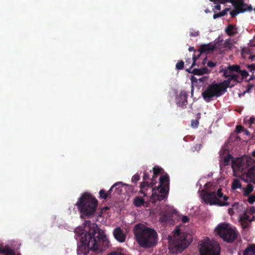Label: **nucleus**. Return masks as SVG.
I'll use <instances>...</instances> for the list:
<instances>
[{
  "label": "nucleus",
  "mask_w": 255,
  "mask_h": 255,
  "mask_svg": "<svg viewBox=\"0 0 255 255\" xmlns=\"http://www.w3.org/2000/svg\"><path fill=\"white\" fill-rule=\"evenodd\" d=\"M86 228L87 230L78 236L80 241L77 248L79 255H88L90 251L101 253L109 247V241L96 224H92Z\"/></svg>",
  "instance_id": "nucleus-1"
},
{
  "label": "nucleus",
  "mask_w": 255,
  "mask_h": 255,
  "mask_svg": "<svg viewBox=\"0 0 255 255\" xmlns=\"http://www.w3.org/2000/svg\"><path fill=\"white\" fill-rule=\"evenodd\" d=\"M134 234L137 243L141 247L152 248L157 244V233L153 229L141 228L139 225H136L134 229Z\"/></svg>",
  "instance_id": "nucleus-2"
},
{
  "label": "nucleus",
  "mask_w": 255,
  "mask_h": 255,
  "mask_svg": "<svg viewBox=\"0 0 255 255\" xmlns=\"http://www.w3.org/2000/svg\"><path fill=\"white\" fill-rule=\"evenodd\" d=\"M76 205L82 216H92L98 207V200L90 194L85 192L78 199Z\"/></svg>",
  "instance_id": "nucleus-3"
},
{
  "label": "nucleus",
  "mask_w": 255,
  "mask_h": 255,
  "mask_svg": "<svg viewBox=\"0 0 255 255\" xmlns=\"http://www.w3.org/2000/svg\"><path fill=\"white\" fill-rule=\"evenodd\" d=\"M173 233V240L169 239V249L172 253H181L190 245V242L186 239L187 235L185 233H181L179 228H176Z\"/></svg>",
  "instance_id": "nucleus-4"
},
{
  "label": "nucleus",
  "mask_w": 255,
  "mask_h": 255,
  "mask_svg": "<svg viewBox=\"0 0 255 255\" xmlns=\"http://www.w3.org/2000/svg\"><path fill=\"white\" fill-rule=\"evenodd\" d=\"M169 188V177L165 173L159 178V185L157 188H152L151 199L154 202L161 201L167 198Z\"/></svg>",
  "instance_id": "nucleus-5"
},
{
  "label": "nucleus",
  "mask_w": 255,
  "mask_h": 255,
  "mask_svg": "<svg viewBox=\"0 0 255 255\" xmlns=\"http://www.w3.org/2000/svg\"><path fill=\"white\" fill-rule=\"evenodd\" d=\"M202 198L206 204L211 205L227 206L229 205V203L227 202L229 197L223 196L221 188L218 189L217 192L206 191L203 194Z\"/></svg>",
  "instance_id": "nucleus-6"
},
{
  "label": "nucleus",
  "mask_w": 255,
  "mask_h": 255,
  "mask_svg": "<svg viewBox=\"0 0 255 255\" xmlns=\"http://www.w3.org/2000/svg\"><path fill=\"white\" fill-rule=\"evenodd\" d=\"M227 89L223 82L216 83L214 82L208 86L206 89L202 93V96L204 100L209 103L217 99L226 92Z\"/></svg>",
  "instance_id": "nucleus-7"
},
{
  "label": "nucleus",
  "mask_w": 255,
  "mask_h": 255,
  "mask_svg": "<svg viewBox=\"0 0 255 255\" xmlns=\"http://www.w3.org/2000/svg\"><path fill=\"white\" fill-rule=\"evenodd\" d=\"M217 234L225 241L232 243L234 241L237 236L236 229L233 228L229 224L224 223L220 224L216 228Z\"/></svg>",
  "instance_id": "nucleus-8"
},
{
  "label": "nucleus",
  "mask_w": 255,
  "mask_h": 255,
  "mask_svg": "<svg viewBox=\"0 0 255 255\" xmlns=\"http://www.w3.org/2000/svg\"><path fill=\"white\" fill-rule=\"evenodd\" d=\"M199 249L200 255H220L219 245L209 239L200 241Z\"/></svg>",
  "instance_id": "nucleus-9"
},
{
  "label": "nucleus",
  "mask_w": 255,
  "mask_h": 255,
  "mask_svg": "<svg viewBox=\"0 0 255 255\" xmlns=\"http://www.w3.org/2000/svg\"><path fill=\"white\" fill-rule=\"evenodd\" d=\"M231 3L235 7V9L230 12V15L232 17H235L240 13L245 12L253 10V7L251 5H248L245 3L244 0H231Z\"/></svg>",
  "instance_id": "nucleus-10"
},
{
  "label": "nucleus",
  "mask_w": 255,
  "mask_h": 255,
  "mask_svg": "<svg viewBox=\"0 0 255 255\" xmlns=\"http://www.w3.org/2000/svg\"><path fill=\"white\" fill-rule=\"evenodd\" d=\"M232 81L236 83H241L243 81V77L238 74H233L229 79L222 82L226 89L228 87L232 88L236 84V83L231 84Z\"/></svg>",
  "instance_id": "nucleus-11"
},
{
  "label": "nucleus",
  "mask_w": 255,
  "mask_h": 255,
  "mask_svg": "<svg viewBox=\"0 0 255 255\" xmlns=\"http://www.w3.org/2000/svg\"><path fill=\"white\" fill-rule=\"evenodd\" d=\"M244 160L241 157L237 158L233 160L232 167L234 172L242 171L245 167Z\"/></svg>",
  "instance_id": "nucleus-12"
},
{
  "label": "nucleus",
  "mask_w": 255,
  "mask_h": 255,
  "mask_svg": "<svg viewBox=\"0 0 255 255\" xmlns=\"http://www.w3.org/2000/svg\"><path fill=\"white\" fill-rule=\"evenodd\" d=\"M177 105L181 107L185 108L187 104V94L184 91H181L176 98Z\"/></svg>",
  "instance_id": "nucleus-13"
},
{
  "label": "nucleus",
  "mask_w": 255,
  "mask_h": 255,
  "mask_svg": "<svg viewBox=\"0 0 255 255\" xmlns=\"http://www.w3.org/2000/svg\"><path fill=\"white\" fill-rule=\"evenodd\" d=\"M113 235L115 238L119 242L123 243L126 240V235L120 227H116L114 231Z\"/></svg>",
  "instance_id": "nucleus-14"
},
{
  "label": "nucleus",
  "mask_w": 255,
  "mask_h": 255,
  "mask_svg": "<svg viewBox=\"0 0 255 255\" xmlns=\"http://www.w3.org/2000/svg\"><path fill=\"white\" fill-rule=\"evenodd\" d=\"M199 57H200V54H198L197 56H193L192 63L191 66L189 68L186 69V71L187 72H188V73H192L195 75H198V76L202 75L200 68V69L195 68V69H193V70L192 71H191L192 68L195 65L196 61L199 58Z\"/></svg>",
  "instance_id": "nucleus-15"
},
{
  "label": "nucleus",
  "mask_w": 255,
  "mask_h": 255,
  "mask_svg": "<svg viewBox=\"0 0 255 255\" xmlns=\"http://www.w3.org/2000/svg\"><path fill=\"white\" fill-rule=\"evenodd\" d=\"M217 44H213L211 43L207 44H203L201 45L199 48V53L200 55L205 52H209L210 51L213 52L217 48Z\"/></svg>",
  "instance_id": "nucleus-16"
},
{
  "label": "nucleus",
  "mask_w": 255,
  "mask_h": 255,
  "mask_svg": "<svg viewBox=\"0 0 255 255\" xmlns=\"http://www.w3.org/2000/svg\"><path fill=\"white\" fill-rule=\"evenodd\" d=\"M172 220V213L169 211H165L160 214L159 221L162 223H166Z\"/></svg>",
  "instance_id": "nucleus-17"
},
{
  "label": "nucleus",
  "mask_w": 255,
  "mask_h": 255,
  "mask_svg": "<svg viewBox=\"0 0 255 255\" xmlns=\"http://www.w3.org/2000/svg\"><path fill=\"white\" fill-rule=\"evenodd\" d=\"M152 188V187L149 184L148 181H143L140 185L139 193L142 194L143 196H147V191L148 188Z\"/></svg>",
  "instance_id": "nucleus-18"
},
{
  "label": "nucleus",
  "mask_w": 255,
  "mask_h": 255,
  "mask_svg": "<svg viewBox=\"0 0 255 255\" xmlns=\"http://www.w3.org/2000/svg\"><path fill=\"white\" fill-rule=\"evenodd\" d=\"M225 31L226 33L230 36H235L238 33L236 26L231 24L227 26Z\"/></svg>",
  "instance_id": "nucleus-19"
},
{
  "label": "nucleus",
  "mask_w": 255,
  "mask_h": 255,
  "mask_svg": "<svg viewBox=\"0 0 255 255\" xmlns=\"http://www.w3.org/2000/svg\"><path fill=\"white\" fill-rule=\"evenodd\" d=\"M243 255H255V245H251L248 247L244 252Z\"/></svg>",
  "instance_id": "nucleus-20"
},
{
  "label": "nucleus",
  "mask_w": 255,
  "mask_h": 255,
  "mask_svg": "<svg viewBox=\"0 0 255 255\" xmlns=\"http://www.w3.org/2000/svg\"><path fill=\"white\" fill-rule=\"evenodd\" d=\"M125 185L122 182H117L112 186V188L115 189V192L118 194H121L123 192V187Z\"/></svg>",
  "instance_id": "nucleus-21"
},
{
  "label": "nucleus",
  "mask_w": 255,
  "mask_h": 255,
  "mask_svg": "<svg viewBox=\"0 0 255 255\" xmlns=\"http://www.w3.org/2000/svg\"><path fill=\"white\" fill-rule=\"evenodd\" d=\"M254 186L251 184H247L245 188L243 189L244 195L245 196H248L253 191Z\"/></svg>",
  "instance_id": "nucleus-22"
},
{
  "label": "nucleus",
  "mask_w": 255,
  "mask_h": 255,
  "mask_svg": "<svg viewBox=\"0 0 255 255\" xmlns=\"http://www.w3.org/2000/svg\"><path fill=\"white\" fill-rule=\"evenodd\" d=\"M133 203L136 207H140L144 203V200L142 198L139 196H137L134 199Z\"/></svg>",
  "instance_id": "nucleus-23"
},
{
  "label": "nucleus",
  "mask_w": 255,
  "mask_h": 255,
  "mask_svg": "<svg viewBox=\"0 0 255 255\" xmlns=\"http://www.w3.org/2000/svg\"><path fill=\"white\" fill-rule=\"evenodd\" d=\"M232 189L236 190L238 188H241L242 184L238 179H234L232 184Z\"/></svg>",
  "instance_id": "nucleus-24"
},
{
  "label": "nucleus",
  "mask_w": 255,
  "mask_h": 255,
  "mask_svg": "<svg viewBox=\"0 0 255 255\" xmlns=\"http://www.w3.org/2000/svg\"><path fill=\"white\" fill-rule=\"evenodd\" d=\"M247 176L251 180L255 178V166L250 168L247 172Z\"/></svg>",
  "instance_id": "nucleus-25"
},
{
  "label": "nucleus",
  "mask_w": 255,
  "mask_h": 255,
  "mask_svg": "<svg viewBox=\"0 0 255 255\" xmlns=\"http://www.w3.org/2000/svg\"><path fill=\"white\" fill-rule=\"evenodd\" d=\"M2 249V254H9V255H14V251L11 249L8 246H5Z\"/></svg>",
  "instance_id": "nucleus-26"
},
{
  "label": "nucleus",
  "mask_w": 255,
  "mask_h": 255,
  "mask_svg": "<svg viewBox=\"0 0 255 255\" xmlns=\"http://www.w3.org/2000/svg\"><path fill=\"white\" fill-rule=\"evenodd\" d=\"M233 160H234V157L231 154H228L227 156L224 157V165L227 166L229 165L231 161L232 164L233 163Z\"/></svg>",
  "instance_id": "nucleus-27"
},
{
  "label": "nucleus",
  "mask_w": 255,
  "mask_h": 255,
  "mask_svg": "<svg viewBox=\"0 0 255 255\" xmlns=\"http://www.w3.org/2000/svg\"><path fill=\"white\" fill-rule=\"evenodd\" d=\"M227 67L228 69L232 72H236L238 73L240 70V66L238 65H229Z\"/></svg>",
  "instance_id": "nucleus-28"
},
{
  "label": "nucleus",
  "mask_w": 255,
  "mask_h": 255,
  "mask_svg": "<svg viewBox=\"0 0 255 255\" xmlns=\"http://www.w3.org/2000/svg\"><path fill=\"white\" fill-rule=\"evenodd\" d=\"M223 76L226 78L229 79L230 77L232 75V72L230 71L228 67L226 68L225 69L223 70Z\"/></svg>",
  "instance_id": "nucleus-29"
},
{
  "label": "nucleus",
  "mask_w": 255,
  "mask_h": 255,
  "mask_svg": "<svg viewBox=\"0 0 255 255\" xmlns=\"http://www.w3.org/2000/svg\"><path fill=\"white\" fill-rule=\"evenodd\" d=\"M108 197V194L104 189H101L99 192V198L100 199H106Z\"/></svg>",
  "instance_id": "nucleus-30"
},
{
  "label": "nucleus",
  "mask_w": 255,
  "mask_h": 255,
  "mask_svg": "<svg viewBox=\"0 0 255 255\" xmlns=\"http://www.w3.org/2000/svg\"><path fill=\"white\" fill-rule=\"evenodd\" d=\"M162 169L158 166H155L153 168V174L158 176L161 172Z\"/></svg>",
  "instance_id": "nucleus-31"
},
{
  "label": "nucleus",
  "mask_w": 255,
  "mask_h": 255,
  "mask_svg": "<svg viewBox=\"0 0 255 255\" xmlns=\"http://www.w3.org/2000/svg\"><path fill=\"white\" fill-rule=\"evenodd\" d=\"M184 63L182 60L178 61L176 64V68L177 70H182L184 68Z\"/></svg>",
  "instance_id": "nucleus-32"
},
{
  "label": "nucleus",
  "mask_w": 255,
  "mask_h": 255,
  "mask_svg": "<svg viewBox=\"0 0 255 255\" xmlns=\"http://www.w3.org/2000/svg\"><path fill=\"white\" fill-rule=\"evenodd\" d=\"M250 220V217L246 213H245L244 215L241 216L240 218V221H244V222H249Z\"/></svg>",
  "instance_id": "nucleus-33"
},
{
  "label": "nucleus",
  "mask_w": 255,
  "mask_h": 255,
  "mask_svg": "<svg viewBox=\"0 0 255 255\" xmlns=\"http://www.w3.org/2000/svg\"><path fill=\"white\" fill-rule=\"evenodd\" d=\"M238 73L240 74V76L241 77H243V80L244 78H247L248 77V76L249 75L248 72L245 70H242L240 69V70L239 71Z\"/></svg>",
  "instance_id": "nucleus-34"
},
{
  "label": "nucleus",
  "mask_w": 255,
  "mask_h": 255,
  "mask_svg": "<svg viewBox=\"0 0 255 255\" xmlns=\"http://www.w3.org/2000/svg\"><path fill=\"white\" fill-rule=\"evenodd\" d=\"M157 177V175L153 174L151 179V182L150 183L149 182V184L150 186H151L152 187L157 182V181H156Z\"/></svg>",
  "instance_id": "nucleus-35"
},
{
  "label": "nucleus",
  "mask_w": 255,
  "mask_h": 255,
  "mask_svg": "<svg viewBox=\"0 0 255 255\" xmlns=\"http://www.w3.org/2000/svg\"><path fill=\"white\" fill-rule=\"evenodd\" d=\"M140 179V176L138 174H134L131 178V181L133 183H136V182Z\"/></svg>",
  "instance_id": "nucleus-36"
},
{
  "label": "nucleus",
  "mask_w": 255,
  "mask_h": 255,
  "mask_svg": "<svg viewBox=\"0 0 255 255\" xmlns=\"http://www.w3.org/2000/svg\"><path fill=\"white\" fill-rule=\"evenodd\" d=\"M210 1L213 2L214 3H225L227 2H231V0H209Z\"/></svg>",
  "instance_id": "nucleus-37"
},
{
  "label": "nucleus",
  "mask_w": 255,
  "mask_h": 255,
  "mask_svg": "<svg viewBox=\"0 0 255 255\" xmlns=\"http://www.w3.org/2000/svg\"><path fill=\"white\" fill-rule=\"evenodd\" d=\"M248 69L252 73H254L255 71V64H252L251 65H247Z\"/></svg>",
  "instance_id": "nucleus-38"
},
{
  "label": "nucleus",
  "mask_w": 255,
  "mask_h": 255,
  "mask_svg": "<svg viewBox=\"0 0 255 255\" xmlns=\"http://www.w3.org/2000/svg\"><path fill=\"white\" fill-rule=\"evenodd\" d=\"M241 224V225L243 227V228L245 229L249 227V223H250L249 222H244V221H240Z\"/></svg>",
  "instance_id": "nucleus-39"
},
{
  "label": "nucleus",
  "mask_w": 255,
  "mask_h": 255,
  "mask_svg": "<svg viewBox=\"0 0 255 255\" xmlns=\"http://www.w3.org/2000/svg\"><path fill=\"white\" fill-rule=\"evenodd\" d=\"M248 202L250 203V204H253L255 202V195H252L251 196H250L249 198H248Z\"/></svg>",
  "instance_id": "nucleus-40"
},
{
  "label": "nucleus",
  "mask_w": 255,
  "mask_h": 255,
  "mask_svg": "<svg viewBox=\"0 0 255 255\" xmlns=\"http://www.w3.org/2000/svg\"><path fill=\"white\" fill-rule=\"evenodd\" d=\"M200 69L202 75L204 74H208L210 72V71L207 67H205L200 68Z\"/></svg>",
  "instance_id": "nucleus-41"
},
{
  "label": "nucleus",
  "mask_w": 255,
  "mask_h": 255,
  "mask_svg": "<svg viewBox=\"0 0 255 255\" xmlns=\"http://www.w3.org/2000/svg\"><path fill=\"white\" fill-rule=\"evenodd\" d=\"M199 124V122L197 120H192L191 122V126L193 128H197Z\"/></svg>",
  "instance_id": "nucleus-42"
},
{
  "label": "nucleus",
  "mask_w": 255,
  "mask_h": 255,
  "mask_svg": "<svg viewBox=\"0 0 255 255\" xmlns=\"http://www.w3.org/2000/svg\"><path fill=\"white\" fill-rule=\"evenodd\" d=\"M224 15H223V13L222 12V11L220 12H218V13H215L214 15H213V18L214 19H216L217 18H219V17H222V16H223Z\"/></svg>",
  "instance_id": "nucleus-43"
},
{
  "label": "nucleus",
  "mask_w": 255,
  "mask_h": 255,
  "mask_svg": "<svg viewBox=\"0 0 255 255\" xmlns=\"http://www.w3.org/2000/svg\"><path fill=\"white\" fill-rule=\"evenodd\" d=\"M149 179V175L148 173L144 172L143 173V181H147Z\"/></svg>",
  "instance_id": "nucleus-44"
},
{
  "label": "nucleus",
  "mask_w": 255,
  "mask_h": 255,
  "mask_svg": "<svg viewBox=\"0 0 255 255\" xmlns=\"http://www.w3.org/2000/svg\"><path fill=\"white\" fill-rule=\"evenodd\" d=\"M244 127L242 126H237L236 128V130L237 133H240L243 131Z\"/></svg>",
  "instance_id": "nucleus-45"
},
{
  "label": "nucleus",
  "mask_w": 255,
  "mask_h": 255,
  "mask_svg": "<svg viewBox=\"0 0 255 255\" xmlns=\"http://www.w3.org/2000/svg\"><path fill=\"white\" fill-rule=\"evenodd\" d=\"M207 66L209 67H214L216 65V63L211 61H209L207 62Z\"/></svg>",
  "instance_id": "nucleus-46"
},
{
  "label": "nucleus",
  "mask_w": 255,
  "mask_h": 255,
  "mask_svg": "<svg viewBox=\"0 0 255 255\" xmlns=\"http://www.w3.org/2000/svg\"><path fill=\"white\" fill-rule=\"evenodd\" d=\"M254 87V85L253 84H249L247 86V89L246 90V92L247 93H250Z\"/></svg>",
  "instance_id": "nucleus-47"
},
{
  "label": "nucleus",
  "mask_w": 255,
  "mask_h": 255,
  "mask_svg": "<svg viewBox=\"0 0 255 255\" xmlns=\"http://www.w3.org/2000/svg\"><path fill=\"white\" fill-rule=\"evenodd\" d=\"M232 45V43L229 40H227L224 44V47H230Z\"/></svg>",
  "instance_id": "nucleus-48"
},
{
  "label": "nucleus",
  "mask_w": 255,
  "mask_h": 255,
  "mask_svg": "<svg viewBox=\"0 0 255 255\" xmlns=\"http://www.w3.org/2000/svg\"><path fill=\"white\" fill-rule=\"evenodd\" d=\"M255 122V118L254 117H251L249 120V124L250 126L252 125Z\"/></svg>",
  "instance_id": "nucleus-49"
},
{
  "label": "nucleus",
  "mask_w": 255,
  "mask_h": 255,
  "mask_svg": "<svg viewBox=\"0 0 255 255\" xmlns=\"http://www.w3.org/2000/svg\"><path fill=\"white\" fill-rule=\"evenodd\" d=\"M189 221V218L187 216H183L182 217V221L183 223H185L188 222Z\"/></svg>",
  "instance_id": "nucleus-50"
},
{
  "label": "nucleus",
  "mask_w": 255,
  "mask_h": 255,
  "mask_svg": "<svg viewBox=\"0 0 255 255\" xmlns=\"http://www.w3.org/2000/svg\"><path fill=\"white\" fill-rule=\"evenodd\" d=\"M193 56H195L194 55H192V57ZM193 62V58L191 59L190 58H188V59H186V65H189V64H190L191 62L192 63Z\"/></svg>",
  "instance_id": "nucleus-51"
},
{
  "label": "nucleus",
  "mask_w": 255,
  "mask_h": 255,
  "mask_svg": "<svg viewBox=\"0 0 255 255\" xmlns=\"http://www.w3.org/2000/svg\"><path fill=\"white\" fill-rule=\"evenodd\" d=\"M124 185L128 187V189L130 190L131 191V192H133V190H134V188L133 186L128 185L126 184H124Z\"/></svg>",
  "instance_id": "nucleus-52"
},
{
  "label": "nucleus",
  "mask_w": 255,
  "mask_h": 255,
  "mask_svg": "<svg viewBox=\"0 0 255 255\" xmlns=\"http://www.w3.org/2000/svg\"><path fill=\"white\" fill-rule=\"evenodd\" d=\"M109 255H124V254H122L120 252H112V253H111Z\"/></svg>",
  "instance_id": "nucleus-53"
},
{
  "label": "nucleus",
  "mask_w": 255,
  "mask_h": 255,
  "mask_svg": "<svg viewBox=\"0 0 255 255\" xmlns=\"http://www.w3.org/2000/svg\"><path fill=\"white\" fill-rule=\"evenodd\" d=\"M220 3H216L217 4L214 6V9L220 10L221 8Z\"/></svg>",
  "instance_id": "nucleus-54"
},
{
  "label": "nucleus",
  "mask_w": 255,
  "mask_h": 255,
  "mask_svg": "<svg viewBox=\"0 0 255 255\" xmlns=\"http://www.w3.org/2000/svg\"><path fill=\"white\" fill-rule=\"evenodd\" d=\"M199 35V32L198 31H195L194 32H191L190 33V36H197Z\"/></svg>",
  "instance_id": "nucleus-55"
},
{
  "label": "nucleus",
  "mask_w": 255,
  "mask_h": 255,
  "mask_svg": "<svg viewBox=\"0 0 255 255\" xmlns=\"http://www.w3.org/2000/svg\"><path fill=\"white\" fill-rule=\"evenodd\" d=\"M229 10H230V8H226L225 9H224V10L222 11V13H223V15L224 16V15H226V14H227V12H228V11H229Z\"/></svg>",
  "instance_id": "nucleus-56"
},
{
  "label": "nucleus",
  "mask_w": 255,
  "mask_h": 255,
  "mask_svg": "<svg viewBox=\"0 0 255 255\" xmlns=\"http://www.w3.org/2000/svg\"><path fill=\"white\" fill-rule=\"evenodd\" d=\"M250 213L251 214H254L255 213V208L254 207H252L250 209Z\"/></svg>",
  "instance_id": "nucleus-57"
},
{
  "label": "nucleus",
  "mask_w": 255,
  "mask_h": 255,
  "mask_svg": "<svg viewBox=\"0 0 255 255\" xmlns=\"http://www.w3.org/2000/svg\"><path fill=\"white\" fill-rule=\"evenodd\" d=\"M113 189V188H112V186L111 187V188L108 191L107 193L108 194V197L110 196V195L111 194V192Z\"/></svg>",
  "instance_id": "nucleus-58"
},
{
  "label": "nucleus",
  "mask_w": 255,
  "mask_h": 255,
  "mask_svg": "<svg viewBox=\"0 0 255 255\" xmlns=\"http://www.w3.org/2000/svg\"><path fill=\"white\" fill-rule=\"evenodd\" d=\"M255 221V216H253L251 219L249 220L250 223H252V222Z\"/></svg>",
  "instance_id": "nucleus-59"
},
{
  "label": "nucleus",
  "mask_w": 255,
  "mask_h": 255,
  "mask_svg": "<svg viewBox=\"0 0 255 255\" xmlns=\"http://www.w3.org/2000/svg\"><path fill=\"white\" fill-rule=\"evenodd\" d=\"M188 50H189V51H195V50H194V47H190L189 48V49H188Z\"/></svg>",
  "instance_id": "nucleus-60"
},
{
  "label": "nucleus",
  "mask_w": 255,
  "mask_h": 255,
  "mask_svg": "<svg viewBox=\"0 0 255 255\" xmlns=\"http://www.w3.org/2000/svg\"><path fill=\"white\" fill-rule=\"evenodd\" d=\"M228 211H229V213L231 215L233 212V209L232 208H229L228 209Z\"/></svg>",
  "instance_id": "nucleus-61"
},
{
  "label": "nucleus",
  "mask_w": 255,
  "mask_h": 255,
  "mask_svg": "<svg viewBox=\"0 0 255 255\" xmlns=\"http://www.w3.org/2000/svg\"><path fill=\"white\" fill-rule=\"evenodd\" d=\"M245 133L247 135H249L250 134V132L248 130H246L245 131Z\"/></svg>",
  "instance_id": "nucleus-62"
},
{
  "label": "nucleus",
  "mask_w": 255,
  "mask_h": 255,
  "mask_svg": "<svg viewBox=\"0 0 255 255\" xmlns=\"http://www.w3.org/2000/svg\"><path fill=\"white\" fill-rule=\"evenodd\" d=\"M255 57V55H253V56H251V57H250V58H251V59H254V58Z\"/></svg>",
  "instance_id": "nucleus-63"
},
{
  "label": "nucleus",
  "mask_w": 255,
  "mask_h": 255,
  "mask_svg": "<svg viewBox=\"0 0 255 255\" xmlns=\"http://www.w3.org/2000/svg\"><path fill=\"white\" fill-rule=\"evenodd\" d=\"M253 154V156H254L255 157V151H254L253 152V154Z\"/></svg>",
  "instance_id": "nucleus-64"
}]
</instances>
